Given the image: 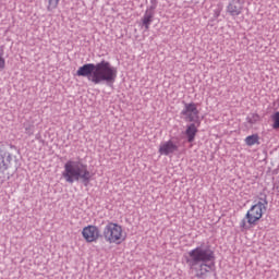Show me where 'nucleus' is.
<instances>
[{
	"label": "nucleus",
	"mask_w": 279,
	"mask_h": 279,
	"mask_svg": "<svg viewBox=\"0 0 279 279\" xmlns=\"http://www.w3.org/2000/svg\"><path fill=\"white\" fill-rule=\"evenodd\" d=\"M189 257L187 263L192 268L198 265V267L195 268L196 278L206 279L208 274L215 270V263L213 262L215 260V252L213 250L198 246L189 252Z\"/></svg>",
	"instance_id": "f03ea898"
},
{
	"label": "nucleus",
	"mask_w": 279,
	"mask_h": 279,
	"mask_svg": "<svg viewBox=\"0 0 279 279\" xmlns=\"http://www.w3.org/2000/svg\"><path fill=\"white\" fill-rule=\"evenodd\" d=\"M102 236L109 245H121V243H124L128 238L123 230V226L112 221L105 226Z\"/></svg>",
	"instance_id": "20e7f679"
},
{
	"label": "nucleus",
	"mask_w": 279,
	"mask_h": 279,
	"mask_svg": "<svg viewBox=\"0 0 279 279\" xmlns=\"http://www.w3.org/2000/svg\"><path fill=\"white\" fill-rule=\"evenodd\" d=\"M8 162L3 159V155L0 154V171H8Z\"/></svg>",
	"instance_id": "dca6fc26"
},
{
	"label": "nucleus",
	"mask_w": 279,
	"mask_h": 279,
	"mask_svg": "<svg viewBox=\"0 0 279 279\" xmlns=\"http://www.w3.org/2000/svg\"><path fill=\"white\" fill-rule=\"evenodd\" d=\"M60 5V0H48L47 11L53 12Z\"/></svg>",
	"instance_id": "ddd939ff"
},
{
	"label": "nucleus",
	"mask_w": 279,
	"mask_h": 279,
	"mask_svg": "<svg viewBox=\"0 0 279 279\" xmlns=\"http://www.w3.org/2000/svg\"><path fill=\"white\" fill-rule=\"evenodd\" d=\"M180 150V143L169 140L159 145V154L160 156H173L177 151Z\"/></svg>",
	"instance_id": "6e6552de"
},
{
	"label": "nucleus",
	"mask_w": 279,
	"mask_h": 279,
	"mask_svg": "<svg viewBox=\"0 0 279 279\" xmlns=\"http://www.w3.org/2000/svg\"><path fill=\"white\" fill-rule=\"evenodd\" d=\"M185 136L187 137L189 143L195 141V136H197V128L194 123L186 126Z\"/></svg>",
	"instance_id": "9b49d317"
},
{
	"label": "nucleus",
	"mask_w": 279,
	"mask_h": 279,
	"mask_svg": "<svg viewBox=\"0 0 279 279\" xmlns=\"http://www.w3.org/2000/svg\"><path fill=\"white\" fill-rule=\"evenodd\" d=\"M253 119H254V121H258L260 119V117H258V114H254Z\"/></svg>",
	"instance_id": "f3484780"
},
{
	"label": "nucleus",
	"mask_w": 279,
	"mask_h": 279,
	"mask_svg": "<svg viewBox=\"0 0 279 279\" xmlns=\"http://www.w3.org/2000/svg\"><path fill=\"white\" fill-rule=\"evenodd\" d=\"M244 143L248 147H252L254 145H260V137L258 136V134L248 135L245 137Z\"/></svg>",
	"instance_id": "f8f14e48"
},
{
	"label": "nucleus",
	"mask_w": 279,
	"mask_h": 279,
	"mask_svg": "<svg viewBox=\"0 0 279 279\" xmlns=\"http://www.w3.org/2000/svg\"><path fill=\"white\" fill-rule=\"evenodd\" d=\"M82 236L85 239L86 243H97V241H99V236H101L99 227L93 225L84 227L82 230Z\"/></svg>",
	"instance_id": "0eeeda50"
},
{
	"label": "nucleus",
	"mask_w": 279,
	"mask_h": 279,
	"mask_svg": "<svg viewBox=\"0 0 279 279\" xmlns=\"http://www.w3.org/2000/svg\"><path fill=\"white\" fill-rule=\"evenodd\" d=\"M5 69V58H3V46L0 51V73Z\"/></svg>",
	"instance_id": "2eb2a0df"
},
{
	"label": "nucleus",
	"mask_w": 279,
	"mask_h": 279,
	"mask_svg": "<svg viewBox=\"0 0 279 279\" xmlns=\"http://www.w3.org/2000/svg\"><path fill=\"white\" fill-rule=\"evenodd\" d=\"M244 5L245 0H230L227 5V12L230 16H240V14H243Z\"/></svg>",
	"instance_id": "1a4fd4ad"
},
{
	"label": "nucleus",
	"mask_w": 279,
	"mask_h": 279,
	"mask_svg": "<svg viewBox=\"0 0 279 279\" xmlns=\"http://www.w3.org/2000/svg\"><path fill=\"white\" fill-rule=\"evenodd\" d=\"M181 114L184 117L185 121L189 123H193V121H197L199 119V109H197V104L195 102H186L184 105Z\"/></svg>",
	"instance_id": "423d86ee"
},
{
	"label": "nucleus",
	"mask_w": 279,
	"mask_h": 279,
	"mask_svg": "<svg viewBox=\"0 0 279 279\" xmlns=\"http://www.w3.org/2000/svg\"><path fill=\"white\" fill-rule=\"evenodd\" d=\"M265 213V204L263 202H258L253 205L245 215V220H242L240 223V228L242 230H250V228L256 226L259 219H263V214Z\"/></svg>",
	"instance_id": "39448f33"
},
{
	"label": "nucleus",
	"mask_w": 279,
	"mask_h": 279,
	"mask_svg": "<svg viewBox=\"0 0 279 279\" xmlns=\"http://www.w3.org/2000/svg\"><path fill=\"white\" fill-rule=\"evenodd\" d=\"M271 119L274 121V124H272L274 130H279V111L275 112Z\"/></svg>",
	"instance_id": "4468645a"
},
{
	"label": "nucleus",
	"mask_w": 279,
	"mask_h": 279,
	"mask_svg": "<svg viewBox=\"0 0 279 279\" xmlns=\"http://www.w3.org/2000/svg\"><path fill=\"white\" fill-rule=\"evenodd\" d=\"M63 172L62 178L68 182L69 184H73V182H84L85 186L88 185V182H90L93 174L90 171H88V166L86 163H83L82 159L68 160L63 166Z\"/></svg>",
	"instance_id": "7ed1b4c3"
},
{
	"label": "nucleus",
	"mask_w": 279,
	"mask_h": 279,
	"mask_svg": "<svg viewBox=\"0 0 279 279\" xmlns=\"http://www.w3.org/2000/svg\"><path fill=\"white\" fill-rule=\"evenodd\" d=\"M155 14H156V7L155 5H151V7L146 9V11H145V13L142 17V23H143L146 31L149 29V25H151Z\"/></svg>",
	"instance_id": "9d476101"
},
{
	"label": "nucleus",
	"mask_w": 279,
	"mask_h": 279,
	"mask_svg": "<svg viewBox=\"0 0 279 279\" xmlns=\"http://www.w3.org/2000/svg\"><path fill=\"white\" fill-rule=\"evenodd\" d=\"M119 71L110 62L102 60L96 64L86 63L76 71L77 77H87L92 84H114Z\"/></svg>",
	"instance_id": "f257e3e1"
}]
</instances>
